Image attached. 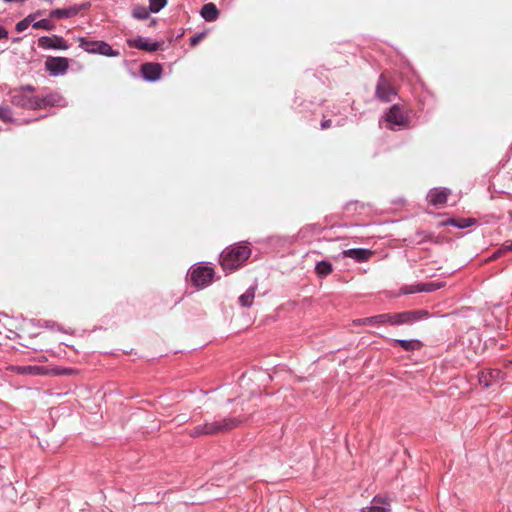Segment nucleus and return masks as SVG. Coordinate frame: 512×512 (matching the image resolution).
Here are the masks:
<instances>
[{
  "mask_svg": "<svg viewBox=\"0 0 512 512\" xmlns=\"http://www.w3.org/2000/svg\"><path fill=\"white\" fill-rule=\"evenodd\" d=\"M168 0H149V9L152 13L160 12L166 5Z\"/></svg>",
  "mask_w": 512,
  "mask_h": 512,
  "instance_id": "obj_29",
  "label": "nucleus"
},
{
  "mask_svg": "<svg viewBox=\"0 0 512 512\" xmlns=\"http://www.w3.org/2000/svg\"><path fill=\"white\" fill-rule=\"evenodd\" d=\"M216 422L219 433H225L238 427L243 422V420L237 417H228Z\"/></svg>",
  "mask_w": 512,
  "mask_h": 512,
  "instance_id": "obj_19",
  "label": "nucleus"
},
{
  "mask_svg": "<svg viewBox=\"0 0 512 512\" xmlns=\"http://www.w3.org/2000/svg\"><path fill=\"white\" fill-rule=\"evenodd\" d=\"M66 373H68V370H67V369L62 370L61 372H59V374H66Z\"/></svg>",
  "mask_w": 512,
  "mask_h": 512,
  "instance_id": "obj_41",
  "label": "nucleus"
},
{
  "mask_svg": "<svg viewBox=\"0 0 512 512\" xmlns=\"http://www.w3.org/2000/svg\"><path fill=\"white\" fill-rule=\"evenodd\" d=\"M344 256L355 260L357 263H363L372 256L373 252L366 248H351L343 251Z\"/></svg>",
  "mask_w": 512,
  "mask_h": 512,
  "instance_id": "obj_16",
  "label": "nucleus"
},
{
  "mask_svg": "<svg viewBox=\"0 0 512 512\" xmlns=\"http://www.w3.org/2000/svg\"><path fill=\"white\" fill-rule=\"evenodd\" d=\"M214 276L215 271L210 263H197L188 271V277L196 288L209 286L212 284Z\"/></svg>",
  "mask_w": 512,
  "mask_h": 512,
  "instance_id": "obj_3",
  "label": "nucleus"
},
{
  "mask_svg": "<svg viewBox=\"0 0 512 512\" xmlns=\"http://www.w3.org/2000/svg\"><path fill=\"white\" fill-rule=\"evenodd\" d=\"M34 92L35 87L29 84L14 88L8 94L9 101L16 107L36 110L37 95Z\"/></svg>",
  "mask_w": 512,
  "mask_h": 512,
  "instance_id": "obj_2",
  "label": "nucleus"
},
{
  "mask_svg": "<svg viewBox=\"0 0 512 512\" xmlns=\"http://www.w3.org/2000/svg\"><path fill=\"white\" fill-rule=\"evenodd\" d=\"M79 47L89 54H99L107 57H118L120 52L114 50L109 43L103 40H89L85 37H78Z\"/></svg>",
  "mask_w": 512,
  "mask_h": 512,
  "instance_id": "obj_4",
  "label": "nucleus"
},
{
  "mask_svg": "<svg viewBox=\"0 0 512 512\" xmlns=\"http://www.w3.org/2000/svg\"><path fill=\"white\" fill-rule=\"evenodd\" d=\"M52 18L49 17L48 18H43V19H40L38 21H33L32 22V27L34 29H43V30H46V31H53L56 26L55 24L51 21Z\"/></svg>",
  "mask_w": 512,
  "mask_h": 512,
  "instance_id": "obj_25",
  "label": "nucleus"
},
{
  "mask_svg": "<svg viewBox=\"0 0 512 512\" xmlns=\"http://www.w3.org/2000/svg\"><path fill=\"white\" fill-rule=\"evenodd\" d=\"M8 35V31L3 26H0V39H7Z\"/></svg>",
  "mask_w": 512,
  "mask_h": 512,
  "instance_id": "obj_37",
  "label": "nucleus"
},
{
  "mask_svg": "<svg viewBox=\"0 0 512 512\" xmlns=\"http://www.w3.org/2000/svg\"><path fill=\"white\" fill-rule=\"evenodd\" d=\"M365 320H366V318L358 319V320H354L353 323L356 325H368V324L371 325L370 322H366Z\"/></svg>",
  "mask_w": 512,
  "mask_h": 512,
  "instance_id": "obj_38",
  "label": "nucleus"
},
{
  "mask_svg": "<svg viewBox=\"0 0 512 512\" xmlns=\"http://www.w3.org/2000/svg\"><path fill=\"white\" fill-rule=\"evenodd\" d=\"M200 14L207 22L215 21L219 17V11L214 3L204 4L201 8Z\"/></svg>",
  "mask_w": 512,
  "mask_h": 512,
  "instance_id": "obj_20",
  "label": "nucleus"
},
{
  "mask_svg": "<svg viewBox=\"0 0 512 512\" xmlns=\"http://www.w3.org/2000/svg\"><path fill=\"white\" fill-rule=\"evenodd\" d=\"M204 35H205V33L201 32V33H198V34L192 36L190 38L191 45H193V46L196 45L203 38Z\"/></svg>",
  "mask_w": 512,
  "mask_h": 512,
  "instance_id": "obj_34",
  "label": "nucleus"
},
{
  "mask_svg": "<svg viewBox=\"0 0 512 512\" xmlns=\"http://www.w3.org/2000/svg\"><path fill=\"white\" fill-rule=\"evenodd\" d=\"M61 101L62 97L57 93H49L42 96L37 95L36 110L58 106Z\"/></svg>",
  "mask_w": 512,
  "mask_h": 512,
  "instance_id": "obj_14",
  "label": "nucleus"
},
{
  "mask_svg": "<svg viewBox=\"0 0 512 512\" xmlns=\"http://www.w3.org/2000/svg\"><path fill=\"white\" fill-rule=\"evenodd\" d=\"M12 371L21 375H43L46 373V369L41 366H14Z\"/></svg>",
  "mask_w": 512,
  "mask_h": 512,
  "instance_id": "obj_21",
  "label": "nucleus"
},
{
  "mask_svg": "<svg viewBox=\"0 0 512 512\" xmlns=\"http://www.w3.org/2000/svg\"><path fill=\"white\" fill-rule=\"evenodd\" d=\"M69 68V60L66 57H48L45 61V69L50 76L64 75Z\"/></svg>",
  "mask_w": 512,
  "mask_h": 512,
  "instance_id": "obj_6",
  "label": "nucleus"
},
{
  "mask_svg": "<svg viewBox=\"0 0 512 512\" xmlns=\"http://www.w3.org/2000/svg\"><path fill=\"white\" fill-rule=\"evenodd\" d=\"M189 435H190L191 437H199V436L205 435V434H204V430H203V426H202V425L196 426L195 428H193V429L189 432Z\"/></svg>",
  "mask_w": 512,
  "mask_h": 512,
  "instance_id": "obj_33",
  "label": "nucleus"
},
{
  "mask_svg": "<svg viewBox=\"0 0 512 512\" xmlns=\"http://www.w3.org/2000/svg\"><path fill=\"white\" fill-rule=\"evenodd\" d=\"M501 379L502 372L499 369H488L479 374V383L484 387H490Z\"/></svg>",
  "mask_w": 512,
  "mask_h": 512,
  "instance_id": "obj_13",
  "label": "nucleus"
},
{
  "mask_svg": "<svg viewBox=\"0 0 512 512\" xmlns=\"http://www.w3.org/2000/svg\"><path fill=\"white\" fill-rule=\"evenodd\" d=\"M0 120L5 123L14 122L13 111L8 106H0Z\"/></svg>",
  "mask_w": 512,
  "mask_h": 512,
  "instance_id": "obj_28",
  "label": "nucleus"
},
{
  "mask_svg": "<svg viewBox=\"0 0 512 512\" xmlns=\"http://www.w3.org/2000/svg\"><path fill=\"white\" fill-rule=\"evenodd\" d=\"M5 3H12V2H20V3H23L25 2L26 0H3Z\"/></svg>",
  "mask_w": 512,
  "mask_h": 512,
  "instance_id": "obj_39",
  "label": "nucleus"
},
{
  "mask_svg": "<svg viewBox=\"0 0 512 512\" xmlns=\"http://www.w3.org/2000/svg\"><path fill=\"white\" fill-rule=\"evenodd\" d=\"M155 24H156V20H152L150 25L154 26Z\"/></svg>",
  "mask_w": 512,
  "mask_h": 512,
  "instance_id": "obj_42",
  "label": "nucleus"
},
{
  "mask_svg": "<svg viewBox=\"0 0 512 512\" xmlns=\"http://www.w3.org/2000/svg\"><path fill=\"white\" fill-rule=\"evenodd\" d=\"M38 46L44 50H67L69 45L60 35L41 36L38 39Z\"/></svg>",
  "mask_w": 512,
  "mask_h": 512,
  "instance_id": "obj_7",
  "label": "nucleus"
},
{
  "mask_svg": "<svg viewBox=\"0 0 512 512\" xmlns=\"http://www.w3.org/2000/svg\"><path fill=\"white\" fill-rule=\"evenodd\" d=\"M202 426H203V430H204V434L205 435L219 434L218 426H217V422L216 421L210 422V423H205Z\"/></svg>",
  "mask_w": 512,
  "mask_h": 512,
  "instance_id": "obj_31",
  "label": "nucleus"
},
{
  "mask_svg": "<svg viewBox=\"0 0 512 512\" xmlns=\"http://www.w3.org/2000/svg\"><path fill=\"white\" fill-rule=\"evenodd\" d=\"M314 270L317 276L324 278L332 273L333 265L330 261L321 260L316 262Z\"/></svg>",
  "mask_w": 512,
  "mask_h": 512,
  "instance_id": "obj_22",
  "label": "nucleus"
},
{
  "mask_svg": "<svg viewBox=\"0 0 512 512\" xmlns=\"http://www.w3.org/2000/svg\"><path fill=\"white\" fill-rule=\"evenodd\" d=\"M385 120L388 123L397 126H406L409 123L408 115L403 111V109L398 104H394L390 107V109L385 115Z\"/></svg>",
  "mask_w": 512,
  "mask_h": 512,
  "instance_id": "obj_9",
  "label": "nucleus"
},
{
  "mask_svg": "<svg viewBox=\"0 0 512 512\" xmlns=\"http://www.w3.org/2000/svg\"><path fill=\"white\" fill-rule=\"evenodd\" d=\"M476 219L475 218H449L445 221L442 222V225L443 226H453V227H456L458 229H465V228H468L470 226H473L474 224H476Z\"/></svg>",
  "mask_w": 512,
  "mask_h": 512,
  "instance_id": "obj_18",
  "label": "nucleus"
},
{
  "mask_svg": "<svg viewBox=\"0 0 512 512\" xmlns=\"http://www.w3.org/2000/svg\"><path fill=\"white\" fill-rule=\"evenodd\" d=\"M451 194V190L445 187H436L432 188L428 195L427 201L429 204L433 206H441L447 202L449 195Z\"/></svg>",
  "mask_w": 512,
  "mask_h": 512,
  "instance_id": "obj_10",
  "label": "nucleus"
},
{
  "mask_svg": "<svg viewBox=\"0 0 512 512\" xmlns=\"http://www.w3.org/2000/svg\"><path fill=\"white\" fill-rule=\"evenodd\" d=\"M423 314H427L423 312ZM422 311H404L400 313H390L391 322L390 325L398 326L403 324H411L418 321L421 318Z\"/></svg>",
  "mask_w": 512,
  "mask_h": 512,
  "instance_id": "obj_8",
  "label": "nucleus"
},
{
  "mask_svg": "<svg viewBox=\"0 0 512 512\" xmlns=\"http://www.w3.org/2000/svg\"><path fill=\"white\" fill-rule=\"evenodd\" d=\"M407 292H414L415 290H412V289H409V290H406Z\"/></svg>",
  "mask_w": 512,
  "mask_h": 512,
  "instance_id": "obj_43",
  "label": "nucleus"
},
{
  "mask_svg": "<svg viewBox=\"0 0 512 512\" xmlns=\"http://www.w3.org/2000/svg\"><path fill=\"white\" fill-rule=\"evenodd\" d=\"M85 7V5H72L67 8H57L51 10L49 17L52 19H67L78 15V13Z\"/></svg>",
  "mask_w": 512,
  "mask_h": 512,
  "instance_id": "obj_12",
  "label": "nucleus"
},
{
  "mask_svg": "<svg viewBox=\"0 0 512 512\" xmlns=\"http://www.w3.org/2000/svg\"><path fill=\"white\" fill-rule=\"evenodd\" d=\"M408 288H443V285L438 282H430V283H420L416 285L409 286Z\"/></svg>",
  "mask_w": 512,
  "mask_h": 512,
  "instance_id": "obj_32",
  "label": "nucleus"
},
{
  "mask_svg": "<svg viewBox=\"0 0 512 512\" xmlns=\"http://www.w3.org/2000/svg\"><path fill=\"white\" fill-rule=\"evenodd\" d=\"M162 66L159 63H145L141 66V73L144 80L148 82L157 81L162 74Z\"/></svg>",
  "mask_w": 512,
  "mask_h": 512,
  "instance_id": "obj_11",
  "label": "nucleus"
},
{
  "mask_svg": "<svg viewBox=\"0 0 512 512\" xmlns=\"http://www.w3.org/2000/svg\"><path fill=\"white\" fill-rule=\"evenodd\" d=\"M254 297L255 296H254L253 290H248L247 292H245L244 294H242L239 297V302L242 306L249 307L252 305Z\"/></svg>",
  "mask_w": 512,
  "mask_h": 512,
  "instance_id": "obj_30",
  "label": "nucleus"
},
{
  "mask_svg": "<svg viewBox=\"0 0 512 512\" xmlns=\"http://www.w3.org/2000/svg\"><path fill=\"white\" fill-rule=\"evenodd\" d=\"M397 95L395 88L390 84V82L385 78L384 74H381L378 78L376 88H375V96L381 102H391Z\"/></svg>",
  "mask_w": 512,
  "mask_h": 512,
  "instance_id": "obj_5",
  "label": "nucleus"
},
{
  "mask_svg": "<svg viewBox=\"0 0 512 512\" xmlns=\"http://www.w3.org/2000/svg\"><path fill=\"white\" fill-rule=\"evenodd\" d=\"M150 13H152V12L150 11L149 7H145L142 5H137L132 10V16L138 20L148 19L150 16Z\"/></svg>",
  "mask_w": 512,
  "mask_h": 512,
  "instance_id": "obj_27",
  "label": "nucleus"
},
{
  "mask_svg": "<svg viewBox=\"0 0 512 512\" xmlns=\"http://www.w3.org/2000/svg\"><path fill=\"white\" fill-rule=\"evenodd\" d=\"M128 45L130 47H135L140 50L148 51V52H154L159 49L160 44L159 42H150L146 38L142 36H138L135 39L128 40Z\"/></svg>",
  "mask_w": 512,
  "mask_h": 512,
  "instance_id": "obj_15",
  "label": "nucleus"
},
{
  "mask_svg": "<svg viewBox=\"0 0 512 512\" xmlns=\"http://www.w3.org/2000/svg\"><path fill=\"white\" fill-rule=\"evenodd\" d=\"M40 14H41V12L37 11L35 13H31V14L27 15L24 19H22L21 21L16 23L15 30L17 32L25 31L30 25H32V22Z\"/></svg>",
  "mask_w": 512,
  "mask_h": 512,
  "instance_id": "obj_23",
  "label": "nucleus"
},
{
  "mask_svg": "<svg viewBox=\"0 0 512 512\" xmlns=\"http://www.w3.org/2000/svg\"><path fill=\"white\" fill-rule=\"evenodd\" d=\"M363 512H389L390 503L386 498L376 496L371 504L362 509Z\"/></svg>",
  "mask_w": 512,
  "mask_h": 512,
  "instance_id": "obj_17",
  "label": "nucleus"
},
{
  "mask_svg": "<svg viewBox=\"0 0 512 512\" xmlns=\"http://www.w3.org/2000/svg\"><path fill=\"white\" fill-rule=\"evenodd\" d=\"M502 253H503V252H500V249H499L498 251H496V252L494 253L493 257H495V258H496V257L500 256Z\"/></svg>",
  "mask_w": 512,
  "mask_h": 512,
  "instance_id": "obj_40",
  "label": "nucleus"
},
{
  "mask_svg": "<svg viewBox=\"0 0 512 512\" xmlns=\"http://www.w3.org/2000/svg\"><path fill=\"white\" fill-rule=\"evenodd\" d=\"M251 249L244 243H236L225 248L220 254V265L226 272H232L241 267L250 257Z\"/></svg>",
  "mask_w": 512,
  "mask_h": 512,
  "instance_id": "obj_1",
  "label": "nucleus"
},
{
  "mask_svg": "<svg viewBox=\"0 0 512 512\" xmlns=\"http://www.w3.org/2000/svg\"><path fill=\"white\" fill-rule=\"evenodd\" d=\"M366 322H370L371 325H385L391 322L390 313L380 314L372 317H367Z\"/></svg>",
  "mask_w": 512,
  "mask_h": 512,
  "instance_id": "obj_26",
  "label": "nucleus"
},
{
  "mask_svg": "<svg viewBox=\"0 0 512 512\" xmlns=\"http://www.w3.org/2000/svg\"><path fill=\"white\" fill-rule=\"evenodd\" d=\"M394 344L401 346L405 351H414L422 348L423 344L419 340H395Z\"/></svg>",
  "mask_w": 512,
  "mask_h": 512,
  "instance_id": "obj_24",
  "label": "nucleus"
},
{
  "mask_svg": "<svg viewBox=\"0 0 512 512\" xmlns=\"http://www.w3.org/2000/svg\"><path fill=\"white\" fill-rule=\"evenodd\" d=\"M510 251H512V240L504 242L500 248V252L506 253V252H510Z\"/></svg>",
  "mask_w": 512,
  "mask_h": 512,
  "instance_id": "obj_35",
  "label": "nucleus"
},
{
  "mask_svg": "<svg viewBox=\"0 0 512 512\" xmlns=\"http://www.w3.org/2000/svg\"><path fill=\"white\" fill-rule=\"evenodd\" d=\"M331 124H332V121L330 119H324L321 121L320 127L323 130L328 129L329 127H331Z\"/></svg>",
  "mask_w": 512,
  "mask_h": 512,
  "instance_id": "obj_36",
  "label": "nucleus"
}]
</instances>
